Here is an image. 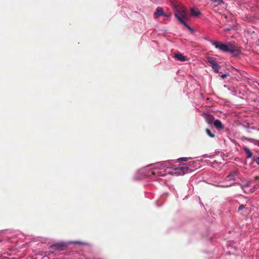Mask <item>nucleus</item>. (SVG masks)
Masks as SVG:
<instances>
[{"label": "nucleus", "instance_id": "1", "mask_svg": "<svg viewBox=\"0 0 259 259\" xmlns=\"http://www.w3.org/2000/svg\"><path fill=\"white\" fill-rule=\"evenodd\" d=\"M173 161H165L156 163L154 165L151 164L146 167H144L139 170L144 176L156 177L164 176L166 172L175 174L177 175L183 174V170L188 168L186 164H184L181 166L174 168L172 167Z\"/></svg>", "mask_w": 259, "mask_h": 259}, {"label": "nucleus", "instance_id": "2", "mask_svg": "<svg viewBox=\"0 0 259 259\" xmlns=\"http://www.w3.org/2000/svg\"><path fill=\"white\" fill-rule=\"evenodd\" d=\"M210 42L217 49L223 52H229L234 56H237L239 54V51L235 45L231 42H227L225 44L221 41L213 40H210Z\"/></svg>", "mask_w": 259, "mask_h": 259}, {"label": "nucleus", "instance_id": "3", "mask_svg": "<svg viewBox=\"0 0 259 259\" xmlns=\"http://www.w3.org/2000/svg\"><path fill=\"white\" fill-rule=\"evenodd\" d=\"M175 16L181 23L188 20V14L186 8L182 5H176L175 7Z\"/></svg>", "mask_w": 259, "mask_h": 259}, {"label": "nucleus", "instance_id": "4", "mask_svg": "<svg viewBox=\"0 0 259 259\" xmlns=\"http://www.w3.org/2000/svg\"><path fill=\"white\" fill-rule=\"evenodd\" d=\"M213 125L219 131L222 130L224 128L222 122L219 119H216L213 121Z\"/></svg>", "mask_w": 259, "mask_h": 259}, {"label": "nucleus", "instance_id": "5", "mask_svg": "<svg viewBox=\"0 0 259 259\" xmlns=\"http://www.w3.org/2000/svg\"><path fill=\"white\" fill-rule=\"evenodd\" d=\"M163 10L161 8H157L155 13H154V17L157 18L159 16H162L163 15Z\"/></svg>", "mask_w": 259, "mask_h": 259}, {"label": "nucleus", "instance_id": "6", "mask_svg": "<svg viewBox=\"0 0 259 259\" xmlns=\"http://www.w3.org/2000/svg\"><path fill=\"white\" fill-rule=\"evenodd\" d=\"M190 12L191 15L194 17H198L201 14L200 11L197 9L194 8H191Z\"/></svg>", "mask_w": 259, "mask_h": 259}, {"label": "nucleus", "instance_id": "7", "mask_svg": "<svg viewBox=\"0 0 259 259\" xmlns=\"http://www.w3.org/2000/svg\"><path fill=\"white\" fill-rule=\"evenodd\" d=\"M66 246L67 245L65 243H60L54 245L52 247H54V248L57 250H62L63 248L66 247Z\"/></svg>", "mask_w": 259, "mask_h": 259}, {"label": "nucleus", "instance_id": "8", "mask_svg": "<svg viewBox=\"0 0 259 259\" xmlns=\"http://www.w3.org/2000/svg\"><path fill=\"white\" fill-rule=\"evenodd\" d=\"M175 57L178 60L180 61H184L186 60V57L180 53L175 54Z\"/></svg>", "mask_w": 259, "mask_h": 259}, {"label": "nucleus", "instance_id": "9", "mask_svg": "<svg viewBox=\"0 0 259 259\" xmlns=\"http://www.w3.org/2000/svg\"><path fill=\"white\" fill-rule=\"evenodd\" d=\"M244 151L245 152L247 155V158H251L252 156V153L251 151L249 149V148L247 147H244L243 148Z\"/></svg>", "mask_w": 259, "mask_h": 259}, {"label": "nucleus", "instance_id": "10", "mask_svg": "<svg viewBox=\"0 0 259 259\" xmlns=\"http://www.w3.org/2000/svg\"><path fill=\"white\" fill-rule=\"evenodd\" d=\"M236 175V172L235 171H232L228 176L227 178L230 180H234Z\"/></svg>", "mask_w": 259, "mask_h": 259}, {"label": "nucleus", "instance_id": "11", "mask_svg": "<svg viewBox=\"0 0 259 259\" xmlns=\"http://www.w3.org/2000/svg\"><path fill=\"white\" fill-rule=\"evenodd\" d=\"M211 67L215 70H217V71H218L220 69V65L217 62L212 64V65H211Z\"/></svg>", "mask_w": 259, "mask_h": 259}, {"label": "nucleus", "instance_id": "12", "mask_svg": "<svg viewBox=\"0 0 259 259\" xmlns=\"http://www.w3.org/2000/svg\"><path fill=\"white\" fill-rule=\"evenodd\" d=\"M181 24H183L188 29H189L191 32H194V30L193 28H192L189 25L187 24L186 21Z\"/></svg>", "mask_w": 259, "mask_h": 259}, {"label": "nucleus", "instance_id": "13", "mask_svg": "<svg viewBox=\"0 0 259 259\" xmlns=\"http://www.w3.org/2000/svg\"><path fill=\"white\" fill-rule=\"evenodd\" d=\"M206 132L210 137L213 138L214 137V134L213 133H212L209 130L206 129Z\"/></svg>", "mask_w": 259, "mask_h": 259}, {"label": "nucleus", "instance_id": "14", "mask_svg": "<svg viewBox=\"0 0 259 259\" xmlns=\"http://www.w3.org/2000/svg\"><path fill=\"white\" fill-rule=\"evenodd\" d=\"M208 61L209 63L211 65V66L212 65V64L216 63L215 60L213 58H208Z\"/></svg>", "mask_w": 259, "mask_h": 259}, {"label": "nucleus", "instance_id": "15", "mask_svg": "<svg viewBox=\"0 0 259 259\" xmlns=\"http://www.w3.org/2000/svg\"><path fill=\"white\" fill-rule=\"evenodd\" d=\"M240 185L241 188L242 189H244V188H245L246 187L250 186V183L249 182H247L244 184H240Z\"/></svg>", "mask_w": 259, "mask_h": 259}, {"label": "nucleus", "instance_id": "16", "mask_svg": "<svg viewBox=\"0 0 259 259\" xmlns=\"http://www.w3.org/2000/svg\"><path fill=\"white\" fill-rule=\"evenodd\" d=\"M189 158H187V157H182V158H179L178 160L179 161H187L189 159Z\"/></svg>", "mask_w": 259, "mask_h": 259}, {"label": "nucleus", "instance_id": "17", "mask_svg": "<svg viewBox=\"0 0 259 259\" xmlns=\"http://www.w3.org/2000/svg\"><path fill=\"white\" fill-rule=\"evenodd\" d=\"M232 185H217V186L221 187V188H226V187H229L232 186Z\"/></svg>", "mask_w": 259, "mask_h": 259}, {"label": "nucleus", "instance_id": "18", "mask_svg": "<svg viewBox=\"0 0 259 259\" xmlns=\"http://www.w3.org/2000/svg\"><path fill=\"white\" fill-rule=\"evenodd\" d=\"M170 16V15L168 13H164L163 12V15H162V16H164L165 17H169Z\"/></svg>", "mask_w": 259, "mask_h": 259}, {"label": "nucleus", "instance_id": "19", "mask_svg": "<svg viewBox=\"0 0 259 259\" xmlns=\"http://www.w3.org/2000/svg\"><path fill=\"white\" fill-rule=\"evenodd\" d=\"M244 208V206L243 205H240L239 206V208H238V210H242L243 208Z\"/></svg>", "mask_w": 259, "mask_h": 259}, {"label": "nucleus", "instance_id": "20", "mask_svg": "<svg viewBox=\"0 0 259 259\" xmlns=\"http://www.w3.org/2000/svg\"><path fill=\"white\" fill-rule=\"evenodd\" d=\"M255 162L259 165V156L257 157L255 159Z\"/></svg>", "mask_w": 259, "mask_h": 259}, {"label": "nucleus", "instance_id": "21", "mask_svg": "<svg viewBox=\"0 0 259 259\" xmlns=\"http://www.w3.org/2000/svg\"><path fill=\"white\" fill-rule=\"evenodd\" d=\"M73 243L78 244H84V243H82V242H79V241L74 242Z\"/></svg>", "mask_w": 259, "mask_h": 259}, {"label": "nucleus", "instance_id": "22", "mask_svg": "<svg viewBox=\"0 0 259 259\" xmlns=\"http://www.w3.org/2000/svg\"><path fill=\"white\" fill-rule=\"evenodd\" d=\"M212 2H221L222 0H210Z\"/></svg>", "mask_w": 259, "mask_h": 259}, {"label": "nucleus", "instance_id": "23", "mask_svg": "<svg viewBox=\"0 0 259 259\" xmlns=\"http://www.w3.org/2000/svg\"><path fill=\"white\" fill-rule=\"evenodd\" d=\"M226 76H227V74H224L221 75V77L222 78H225V77H226Z\"/></svg>", "mask_w": 259, "mask_h": 259}, {"label": "nucleus", "instance_id": "24", "mask_svg": "<svg viewBox=\"0 0 259 259\" xmlns=\"http://www.w3.org/2000/svg\"><path fill=\"white\" fill-rule=\"evenodd\" d=\"M207 121L208 123H210L211 122V120H209L208 118H207Z\"/></svg>", "mask_w": 259, "mask_h": 259}, {"label": "nucleus", "instance_id": "25", "mask_svg": "<svg viewBox=\"0 0 259 259\" xmlns=\"http://www.w3.org/2000/svg\"><path fill=\"white\" fill-rule=\"evenodd\" d=\"M151 1H152V2H155L158 1V0H151Z\"/></svg>", "mask_w": 259, "mask_h": 259}, {"label": "nucleus", "instance_id": "26", "mask_svg": "<svg viewBox=\"0 0 259 259\" xmlns=\"http://www.w3.org/2000/svg\"><path fill=\"white\" fill-rule=\"evenodd\" d=\"M142 177H137V178H136V179H142Z\"/></svg>", "mask_w": 259, "mask_h": 259}]
</instances>
